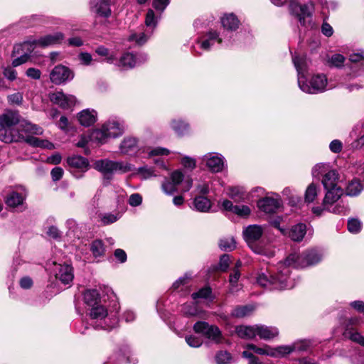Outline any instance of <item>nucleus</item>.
Masks as SVG:
<instances>
[{"label":"nucleus","instance_id":"1","mask_svg":"<svg viewBox=\"0 0 364 364\" xmlns=\"http://www.w3.org/2000/svg\"><path fill=\"white\" fill-rule=\"evenodd\" d=\"M23 133L43 134V129L38 125L26 121L20 122L18 112L6 111L0 115V140L11 143L19 141Z\"/></svg>","mask_w":364,"mask_h":364},{"label":"nucleus","instance_id":"2","mask_svg":"<svg viewBox=\"0 0 364 364\" xmlns=\"http://www.w3.org/2000/svg\"><path fill=\"white\" fill-rule=\"evenodd\" d=\"M290 269L284 264V262L279 263L278 272L273 274L268 271L258 273L256 277V283L269 290L291 289L293 286L289 284Z\"/></svg>","mask_w":364,"mask_h":364},{"label":"nucleus","instance_id":"3","mask_svg":"<svg viewBox=\"0 0 364 364\" xmlns=\"http://www.w3.org/2000/svg\"><path fill=\"white\" fill-rule=\"evenodd\" d=\"M242 233L245 240L254 252L267 257L274 256V252L270 245H265L259 240L263 234V229L261 226L250 225L243 230Z\"/></svg>","mask_w":364,"mask_h":364},{"label":"nucleus","instance_id":"4","mask_svg":"<svg viewBox=\"0 0 364 364\" xmlns=\"http://www.w3.org/2000/svg\"><path fill=\"white\" fill-rule=\"evenodd\" d=\"M322 255L317 250H309L298 255L292 253L284 261V264L289 269L293 266L296 268H304L317 264L321 260Z\"/></svg>","mask_w":364,"mask_h":364},{"label":"nucleus","instance_id":"5","mask_svg":"<svg viewBox=\"0 0 364 364\" xmlns=\"http://www.w3.org/2000/svg\"><path fill=\"white\" fill-rule=\"evenodd\" d=\"M90 316L92 320H97V322H99V323L94 324L95 328L110 331L115 328L118 323L117 312L109 314L107 310L102 305L92 307Z\"/></svg>","mask_w":364,"mask_h":364},{"label":"nucleus","instance_id":"6","mask_svg":"<svg viewBox=\"0 0 364 364\" xmlns=\"http://www.w3.org/2000/svg\"><path fill=\"white\" fill-rule=\"evenodd\" d=\"M94 168L103 174L105 179L109 181L114 172L127 173L131 171L133 167L130 164L122 161L101 159L95 162Z\"/></svg>","mask_w":364,"mask_h":364},{"label":"nucleus","instance_id":"7","mask_svg":"<svg viewBox=\"0 0 364 364\" xmlns=\"http://www.w3.org/2000/svg\"><path fill=\"white\" fill-rule=\"evenodd\" d=\"M182 184V191H188L193 185V181L190 177H184L181 171L176 170L171 175V181L166 180L162 184L163 191L168 195H172L177 191L176 186Z\"/></svg>","mask_w":364,"mask_h":364},{"label":"nucleus","instance_id":"8","mask_svg":"<svg viewBox=\"0 0 364 364\" xmlns=\"http://www.w3.org/2000/svg\"><path fill=\"white\" fill-rule=\"evenodd\" d=\"M327 84V78L323 74L312 76L309 83L306 82V78L303 80L299 78L298 82L299 88L308 94H317L324 92L326 90Z\"/></svg>","mask_w":364,"mask_h":364},{"label":"nucleus","instance_id":"9","mask_svg":"<svg viewBox=\"0 0 364 364\" xmlns=\"http://www.w3.org/2000/svg\"><path fill=\"white\" fill-rule=\"evenodd\" d=\"M314 8V5L311 1L306 4H301L295 1H291L289 4V12L297 18L303 26H306L307 23H310V21L306 19L311 17Z\"/></svg>","mask_w":364,"mask_h":364},{"label":"nucleus","instance_id":"10","mask_svg":"<svg viewBox=\"0 0 364 364\" xmlns=\"http://www.w3.org/2000/svg\"><path fill=\"white\" fill-rule=\"evenodd\" d=\"M196 333L204 335L208 339L219 343L222 341V335L220 329L213 325H209L205 321H198L193 326Z\"/></svg>","mask_w":364,"mask_h":364},{"label":"nucleus","instance_id":"11","mask_svg":"<svg viewBox=\"0 0 364 364\" xmlns=\"http://www.w3.org/2000/svg\"><path fill=\"white\" fill-rule=\"evenodd\" d=\"M35 49L31 41H26L23 43L16 45L14 47L13 54L20 55L19 57L16 58L12 61V65L14 67L19 66L26 63L30 58V54Z\"/></svg>","mask_w":364,"mask_h":364},{"label":"nucleus","instance_id":"12","mask_svg":"<svg viewBox=\"0 0 364 364\" xmlns=\"http://www.w3.org/2000/svg\"><path fill=\"white\" fill-rule=\"evenodd\" d=\"M147 60L148 55L146 53H139L135 55L131 53H126L121 56L117 65L122 69H129L139 65Z\"/></svg>","mask_w":364,"mask_h":364},{"label":"nucleus","instance_id":"13","mask_svg":"<svg viewBox=\"0 0 364 364\" xmlns=\"http://www.w3.org/2000/svg\"><path fill=\"white\" fill-rule=\"evenodd\" d=\"M74 77L73 71L66 66L58 65L54 67L50 73V81L55 85H60L71 80Z\"/></svg>","mask_w":364,"mask_h":364},{"label":"nucleus","instance_id":"14","mask_svg":"<svg viewBox=\"0 0 364 364\" xmlns=\"http://www.w3.org/2000/svg\"><path fill=\"white\" fill-rule=\"evenodd\" d=\"M68 164L71 168L76 169V171H73L72 173L77 178L82 177L83 173L86 172L90 167L88 160L81 156L69 157Z\"/></svg>","mask_w":364,"mask_h":364},{"label":"nucleus","instance_id":"15","mask_svg":"<svg viewBox=\"0 0 364 364\" xmlns=\"http://www.w3.org/2000/svg\"><path fill=\"white\" fill-rule=\"evenodd\" d=\"M53 272L55 278L64 284H69L73 280V270L70 264L54 263Z\"/></svg>","mask_w":364,"mask_h":364},{"label":"nucleus","instance_id":"16","mask_svg":"<svg viewBox=\"0 0 364 364\" xmlns=\"http://www.w3.org/2000/svg\"><path fill=\"white\" fill-rule=\"evenodd\" d=\"M50 100L63 109H69L74 106L76 98L74 95H65L62 91H57L49 95Z\"/></svg>","mask_w":364,"mask_h":364},{"label":"nucleus","instance_id":"17","mask_svg":"<svg viewBox=\"0 0 364 364\" xmlns=\"http://www.w3.org/2000/svg\"><path fill=\"white\" fill-rule=\"evenodd\" d=\"M64 39V35L61 32H57L52 34H48L41 37L38 39L30 40L34 48L36 46L45 48L50 46L59 44Z\"/></svg>","mask_w":364,"mask_h":364},{"label":"nucleus","instance_id":"18","mask_svg":"<svg viewBox=\"0 0 364 364\" xmlns=\"http://www.w3.org/2000/svg\"><path fill=\"white\" fill-rule=\"evenodd\" d=\"M35 135L32 133H23L22 138H21V141H24L29 145L33 147H39L42 149H46L49 150H52L55 149L54 144L49 141L47 139H41L33 136Z\"/></svg>","mask_w":364,"mask_h":364},{"label":"nucleus","instance_id":"19","mask_svg":"<svg viewBox=\"0 0 364 364\" xmlns=\"http://www.w3.org/2000/svg\"><path fill=\"white\" fill-rule=\"evenodd\" d=\"M35 135L32 133H23L22 138H21V141H24L29 145L33 147H39L42 149H46L49 150H52L55 149L54 144L49 141L47 139H41L33 136Z\"/></svg>","mask_w":364,"mask_h":364},{"label":"nucleus","instance_id":"20","mask_svg":"<svg viewBox=\"0 0 364 364\" xmlns=\"http://www.w3.org/2000/svg\"><path fill=\"white\" fill-rule=\"evenodd\" d=\"M112 0H92L91 10L100 16L107 18L111 15Z\"/></svg>","mask_w":364,"mask_h":364},{"label":"nucleus","instance_id":"21","mask_svg":"<svg viewBox=\"0 0 364 364\" xmlns=\"http://www.w3.org/2000/svg\"><path fill=\"white\" fill-rule=\"evenodd\" d=\"M203 160L206 162V166L212 172L222 171L224 167V159L222 156L217 154H206Z\"/></svg>","mask_w":364,"mask_h":364},{"label":"nucleus","instance_id":"22","mask_svg":"<svg viewBox=\"0 0 364 364\" xmlns=\"http://www.w3.org/2000/svg\"><path fill=\"white\" fill-rule=\"evenodd\" d=\"M103 126L110 137H117L122 135L125 129L124 122L118 119H110Z\"/></svg>","mask_w":364,"mask_h":364},{"label":"nucleus","instance_id":"23","mask_svg":"<svg viewBox=\"0 0 364 364\" xmlns=\"http://www.w3.org/2000/svg\"><path fill=\"white\" fill-rule=\"evenodd\" d=\"M279 205L280 201L278 199L270 197L264 198L257 202L258 208L267 213H274Z\"/></svg>","mask_w":364,"mask_h":364},{"label":"nucleus","instance_id":"24","mask_svg":"<svg viewBox=\"0 0 364 364\" xmlns=\"http://www.w3.org/2000/svg\"><path fill=\"white\" fill-rule=\"evenodd\" d=\"M326 190L327 191L322 203L324 209L338 202L343 195V189L340 187Z\"/></svg>","mask_w":364,"mask_h":364},{"label":"nucleus","instance_id":"25","mask_svg":"<svg viewBox=\"0 0 364 364\" xmlns=\"http://www.w3.org/2000/svg\"><path fill=\"white\" fill-rule=\"evenodd\" d=\"M292 60L298 73V81L299 80V78H301V80L305 79V75L308 66V62L306 55L295 54L292 56Z\"/></svg>","mask_w":364,"mask_h":364},{"label":"nucleus","instance_id":"26","mask_svg":"<svg viewBox=\"0 0 364 364\" xmlns=\"http://www.w3.org/2000/svg\"><path fill=\"white\" fill-rule=\"evenodd\" d=\"M138 141L134 137H126L120 145L121 152L124 154L132 155L138 150Z\"/></svg>","mask_w":364,"mask_h":364},{"label":"nucleus","instance_id":"27","mask_svg":"<svg viewBox=\"0 0 364 364\" xmlns=\"http://www.w3.org/2000/svg\"><path fill=\"white\" fill-rule=\"evenodd\" d=\"M78 121L84 127L92 125L97 119V114L95 110L84 109L77 115Z\"/></svg>","mask_w":364,"mask_h":364},{"label":"nucleus","instance_id":"28","mask_svg":"<svg viewBox=\"0 0 364 364\" xmlns=\"http://www.w3.org/2000/svg\"><path fill=\"white\" fill-rule=\"evenodd\" d=\"M306 233V225L304 223H298L291 228L288 232V235L293 241L300 242L303 240Z\"/></svg>","mask_w":364,"mask_h":364},{"label":"nucleus","instance_id":"29","mask_svg":"<svg viewBox=\"0 0 364 364\" xmlns=\"http://www.w3.org/2000/svg\"><path fill=\"white\" fill-rule=\"evenodd\" d=\"M338 173L336 170H330L322 178V184L325 189L338 188Z\"/></svg>","mask_w":364,"mask_h":364},{"label":"nucleus","instance_id":"30","mask_svg":"<svg viewBox=\"0 0 364 364\" xmlns=\"http://www.w3.org/2000/svg\"><path fill=\"white\" fill-rule=\"evenodd\" d=\"M257 336L262 339H271L279 334L277 328L271 326L256 325Z\"/></svg>","mask_w":364,"mask_h":364},{"label":"nucleus","instance_id":"31","mask_svg":"<svg viewBox=\"0 0 364 364\" xmlns=\"http://www.w3.org/2000/svg\"><path fill=\"white\" fill-rule=\"evenodd\" d=\"M363 189L361 181L358 178H353L348 181L345 188V193L347 196L355 197L358 196Z\"/></svg>","mask_w":364,"mask_h":364},{"label":"nucleus","instance_id":"32","mask_svg":"<svg viewBox=\"0 0 364 364\" xmlns=\"http://www.w3.org/2000/svg\"><path fill=\"white\" fill-rule=\"evenodd\" d=\"M193 207L197 211L206 213L211 208V202L204 196H196L193 200Z\"/></svg>","mask_w":364,"mask_h":364},{"label":"nucleus","instance_id":"33","mask_svg":"<svg viewBox=\"0 0 364 364\" xmlns=\"http://www.w3.org/2000/svg\"><path fill=\"white\" fill-rule=\"evenodd\" d=\"M221 23L223 26L230 31H234L236 30L238 28L239 26V20L233 14H225L222 18H221Z\"/></svg>","mask_w":364,"mask_h":364},{"label":"nucleus","instance_id":"34","mask_svg":"<svg viewBox=\"0 0 364 364\" xmlns=\"http://www.w3.org/2000/svg\"><path fill=\"white\" fill-rule=\"evenodd\" d=\"M236 333L241 338H253L257 336L256 325L252 326H239L236 328Z\"/></svg>","mask_w":364,"mask_h":364},{"label":"nucleus","instance_id":"35","mask_svg":"<svg viewBox=\"0 0 364 364\" xmlns=\"http://www.w3.org/2000/svg\"><path fill=\"white\" fill-rule=\"evenodd\" d=\"M207 36V39L201 42H198L200 43V48L203 50H208L211 46L213 45L214 41H218L219 43H222V38H219L218 33L215 31H210Z\"/></svg>","mask_w":364,"mask_h":364},{"label":"nucleus","instance_id":"36","mask_svg":"<svg viewBox=\"0 0 364 364\" xmlns=\"http://www.w3.org/2000/svg\"><path fill=\"white\" fill-rule=\"evenodd\" d=\"M254 311L250 305L237 306L231 312V316L235 318H243L250 316Z\"/></svg>","mask_w":364,"mask_h":364},{"label":"nucleus","instance_id":"37","mask_svg":"<svg viewBox=\"0 0 364 364\" xmlns=\"http://www.w3.org/2000/svg\"><path fill=\"white\" fill-rule=\"evenodd\" d=\"M228 196L235 202L243 201L247 198L246 192L241 187H230L228 190Z\"/></svg>","mask_w":364,"mask_h":364},{"label":"nucleus","instance_id":"38","mask_svg":"<svg viewBox=\"0 0 364 364\" xmlns=\"http://www.w3.org/2000/svg\"><path fill=\"white\" fill-rule=\"evenodd\" d=\"M84 300L87 305L93 307L97 304L100 294L96 289H88L84 293Z\"/></svg>","mask_w":364,"mask_h":364},{"label":"nucleus","instance_id":"39","mask_svg":"<svg viewBox=\"0 0 364 364\" xmlns=\"http://www.w3.org/2000/svg\"><path fill=\"white\" fill-rule=\"evenodd\" d=\"M152 32V31H146L144 32L132 33L129 36L128 39L129 41H135L138 45H143L148 41Z\"/></svg>","mask_w":364,"mask_h":364},{"label":"nucleus","instance_id":"40","mask_svg":"<svg viewBox=\"0 0 364 364\" xmlns=\"http://www.w3.org/2000/svg\"><path fill=\"white\" fill-rule=\"evenodd\" d=\"M171 127L175 131V132L179 136H183L186 134L189 129L188 124L181 119L173 120L171 122Z\"/></svg>","mask_w":364,"mask_h":364},{"label":"nucleus","instance_id":"41","mask_svg":"<svg viewBox=\"0 0 364 364\" xmlns=\"http://www.w3.org/2000/svg\"><path fill=\"white\" fill-rule=\"evenodd\" d=\"M110 136L107 134L104 126L101 129H95L92 132L91 139L100 144H104Z\"/></svg>","mask_w":364,"mask_h":364},{"label":"nucleus","instance_id":"42","mask_svg":"<svg viewBox=\"0 0 364 364\" xmlns=\"http://www.w3.org/2000/svg\"><path fill=\"white\" fill-rule=\"evenodd\" d=\"M219 247L223 251H232L236 247V242L233 237H224L220 240Z\"/></svg>","mask_w":364,"mask_h":364},{"label":"nucleus","instance_id":"43","mask_svg":"<svg viewBox=\"0 0 364 364\" xmlns=\"http://www.w3.org/2000/svg\"><path fill=\"white\" fill-rule=\"evenodd\" d=\"M23 196L16 192H12L6 199V203L10 207H16L23 201Z\"/></svg>","mask_w":364,"mask_h":364},{"label":"nucleus","instance_id":"44","mask_svg":"<svg viewBox=\"0 0 364 364\" xmlns=\"http://www.w3.org/2000/svg\"><path fill=\"white\" fill-rule=\"evenodd\" d=\"M330 213H333L335 214H346L349 208L348 205L344 204L341 200L340 202L336 203V204H333L330 205L328 208H326Z\"/></svg>","mask_w":364,"mask_h":364},{"label":"nucleus","instance_id":"45","mask_svg":"<svg viewBox=\"0 0 364 364\" xmlns=\"http://www.w3.org/2000/svg\"><path fill=\"white\" fill-rule=\"evenodd\" d=\"M272 354H271V356L273 357H282L286 355H288L291 353V352H294V348H292L291 346H279L275 348H271L270 350Z\"/></svg>","mask_w":364,"mask_h":364},{"label":"nucleus","instance_id":"46","mask_svg":"<svg viewBox=\"0 0 364 364\" xmlns=\"http://www.w3.org/2000/svg\"><path fill=\"white\" fill-rule=\"evenodd\" d=\"M90 250L95 257L103 255L105 248L102 241L100 240H94L91 244Z\"/></svg>","mask_w":364,"mask_h":364},{"label":"nucleus","instance_id":"47","mask_svg":"<svg viewBox=\"0 0 364 364\" xmlns=\"http://www.w3.org/2000/svg\"><path fill=\"white\" fill-rule=\"evenodd\" d=\"M318 196L317 186L314 183L309 185L305 192V201L312 203Z\"/></svg>","mask_w":364,"mask_h":364},{"label":"nucleus","instance_id":"48","mask_svg":"<svg viewBox=\"0 0 364 364\" xmlns=\"http://www.w3.org/2000/svg\"><path fill=\"white\" fill-rule=\"evenodd\" d=\"M217 364H229L232 360L231 355L227 351H220L215 355Z\"/></svg>","mask_w":364,"mask_h":364},{"label":"nucleus","instance_id":"49","mask_svg":"<svg viewBox=\"0 0 364 364\" xmlns=\"http://www.w3.org/2000/svg\"><path fill=\"white\" fill-rule=\"evenodd\" d=\"M100 218L101 223L104 225H107L116 222L119 218V216L118 214L105 213L100 215Z\"/></svg>","mask_w":364,"mask_h":364},{"label":"nucleus","instance_id":"50","mask_svg":"<svg viewBox=\"0 0 364 364\" xmlns=\"http://www.w3.org/2000/svg\"><path fill=\"white\" fill-rule=\"evenodd\" d=\"M349 60L353 63H358L360 66H364V50H358L349 55Z\"/></svg>","mask_w":364,"mask_h":364},{"label":"nucleus","instance_id":"51","mask_svg":"<svg viewBox=\"0 0 364 364\" xmlns=\"http://www.w3.org/2000/svg\"><path fill=\"white\" fill-rule=\"evenodd\" d=\"M232 213L237 215L238 216L245 218V217H247L250 214L251 210L247 205H236L234 207Z\"/></svg>","mask_w":364,"mask_h":364},{"label":"nucleus","instance_id":"52","mask_svg":"<svg viewBox=\"0 0 364 364\" xmlns=\"http://www.w3.org/2000/svg\"><path fill=\"white\" fill-rule=\"evenodd\" d=\"M362 224L358 219L352 218L348 220V229L352 233H358L360 231Z\"/></svg>","mask_w":364,"mask_h":364},{"label":"nucleus","instance_id":"53","mask_svg":"<svg viewBox=\"0 0 364 364\" xmlns=\"http://www.w3.org/2000/svg\"><path fill=\"white\" fill-rule=\"evenodd\" d=\"M346 336L349 337V338L353 341L364 346V337L361 336L358 332L349 331L346 332Z\"/></svg>","mask_w":364,"mask_h":364},{"label":"nucleus","instance_id":"54","mask_svg":"<svg viewBox=\"0 0 364 364\" xmlns=\"http://www.w3.org/2000/svg\"><path fill=\"white\" fill-rule=\"evenodd\" d=\"M211 294V289L210 287H205L200 289L198 291L195 292L192 294V298L194 300H196L197 299L202 298V299H208Z\"/></svg>","mask_w":364,"mask_h":364},{"label":"nucleus","instance_id":"55","mask_svg":"<svg viewBox=\"0 0 364 364\" xmlns=\"http://www.w3.org/2000/svg\"><path fill=\"white\" fill-rule=\"evenodd\" d=\"M182 311L187 316H197L198 311L194 304H185L182 307Z\"/></svg>","mask_w":364,"mask_h":364},{"label":"nucleus","instance_id":"56","mask_svg":"<svg viewBox=\"0 0 364 364\" xmlns=\"http://www.w3.org/2000/svg\"><path fill=\"white\" fill-rule=\"evenodd\" d=\"M345 58L341 54H334L329 60V63L335 67H341L343 65Z\"/></svg>","mask_w":364,"mask_h":364},{"label":"nucleus","instance_id":"57","mask_svg":"<svg viewBox=\"0 0 364 364\" xmlns=\"http://www.w3.org/2000/svg\"><path fill=\"white\" fill-rule=\"evenodd\" d=\"M186 341L189 346L193 348L200 347L203 343L201 338L194 336H186Z\"/></svg>","mask_w":364,"mask_h":364},{"label":"nucleus","instance_id":"58","mask_svg":"<svg viewBox=\"0 0 364 364\" xmlns=\"http://www.w3.org/2000/svg\"><path fill=\"white\" fill-rule=\"evenodd\" d=\"M145 23L147 27L154 28L156 26L157 22L155 18L154 12L151 9L146 14Z\"/></svg>","mask_w":364,"mask_h":364},{"label":"nucleus","instance_id":"59","mask_svg":"<svg viewBox=\"0 0 364 364\" xmlns=\"http://www.w3.org/2000/svg\"><path fill=\"white\" fill-rule=\"evenodd\" d=\"M138 173L141 176L143 179H147L156 175L154 173V171L151 168L140 167L138 168Z\"/></svg>","mask_w":364,"mask_h":364},{"label":"nucleus","instance_id":"60","mask_svg":"<svg viewBox=\"0 0 364 364\" xmlns=\"http://www.w3.org/2000/svg\"><path fill=\"white\" fill-rule=\"evenodd\" d=\"M310 345L309 341L304 340L294 343L292 348H294V351H305L309 348Z\"/></svg>","mask_w":364,"mask_h":364},{"label":"nucleus","instance_id":"61","mask_svg":"<svg viewBox=\"0 0 364 364\" xmlns=\"http://www.w3.org/2000/svg\"><path fill=\"white\" fill-rule=\"evenodd\" d=\"M78 59L82 65H89L92 61V55L86 52L80 53L78 55Z\"/></svg>","mask_w":364,"mask_h":364},{"label":"nucleus","instance_id":"62","mask_svg":"<svg viewBox=\"0 0 364 364\" xmlns=\"http://www.w3.org/2000/svg\"><path fill=\"white\" fill-rule=\"evenodd\" d=\"M142 197L139 193H133L129 196V204L131 206L136 207L141 204Z\"/></svg>","mask_w":364,"mask_h":364},{"label":"nucleus","instance_id":"63","mask_svg":"<svg viewBox=\"0 0 364 364\" xmlns=\"http://www.w3.org/2000/svg\"><path fill=\"white\" fill-rule=\"evenodd\" d=\"M26 75L31 79L39 80L41 77V72L37 68H30L26 70Z\"/></svg>","mask_w":364,"mask_h":364},{"label":"nucleus","instance_id":"64","mask_svg":"<svg viewBox=\"0 0 364 364\" xmlns=\"http://www.w3.org/2000/svg\"><path fill=\"white\" fill-rule=\"evenodd\" d=\"M10 104L21 105L23 102V95L20 92H16L8 96Z\"/></svg>","mask_w":364,"mask_h":364}]
</instances>
